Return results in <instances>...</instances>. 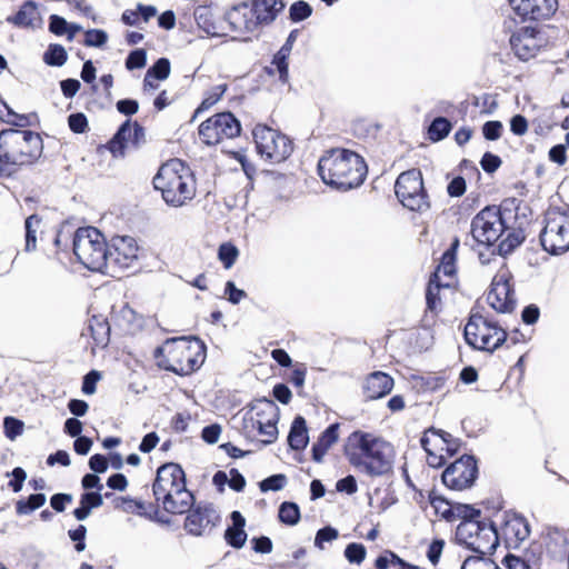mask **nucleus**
<instances>
[{"mask_svg":"<svg viewBox=\"0 0 569 569\" xmlns=\"http://www.w3.org/2000/svg\"><path fill=\"white\" fill-rule=\"evenodd\" d=\"M317 169L327 186L343 191L361 186L368 174L362 156L339 147L326 150L319 158Z\"/></svg>","mask_w":569,"mask_h":569,"instance_id":"1","label":"nucleus"},{"mask_svg":"<svg viewBox=\"0 0 569 569\" xmlns=\"http://www.w3.org/2000/svg\"><path fill=\"white\" fill-rule=\"evenodd\" d=\"M343 451L349 463L368 476H382L391 469V446L372 433L353 431L348 436Z\"/></svg>","mask_w":569,"mask_h":569,"instance_id":"2","label":"nucleus"},{"mask_svg":"<svg viewBox=\"0 0 569 569\" xmlns=\"http://www.w3.org/2000/svg\"><path fill=\"white\" fill-rule=\"evenodd\" d=\"M43 153V139L39 132L21 129L0 130V162L4 178H11L27 167L36 164Z\"/></svg>","mask_w":569,"mask_h":569,"instance_id":"3","label":"nucleus"},{"mask_svg":"<svg viewBox=\"0 0 569 569\" xmlns=\"http://www.w3.org/2000/svg\"><path fill=\"white\" fill-rule=\"evenodd\" d=\"M156 365L177 376H190L198 371L207 358V346L198 337L168 338L153 351Z\"/></svg>","mask_w":569,"mask_h":569,"instance_id":"4","label":"nucleus"},{"mask_svg":"<svg viewBox=\"0 0 569 569\" xmlns=\"http://www.w3.org/2000/svg\"><path fill=\"white\" fill-rule=\"evenodd\" d=\"M156 191L169 207L188 206L197 196V179L191 168L181 159L163 162L152 179Z\"/></svg>","mask_w":569,"mask_h":569,"instance_id":"5","label":"nucleus"},{"mask_svg":"<svg viewBox=\"0 0 569 569\" xmlns=\"http://www.w3.org/2000/svg\"><path fill=\"white\" fill-rule=\"evenodd\" d=\"M284 8V0H251L249 11L242 2L227 12L226 20L232 32L249 38L261 27L272 24Z\"/></svg>","mask_w":569,"mask_h":569,"instance_id":"6","label":"nucleus"},{"mask_svg":"<svg viewBox=\"0 0 569 569\" xmlns=\"http://www.w3.org/2000/svg\"><path fill=\"white\" fill-rule=\"evenodd\" d=\"M466 343L473 350L493 353L503 346L507 330L480 305H475L465 325Z\"/></svg>","mask_w":569,"mask_h":569,"instance_id":"7","label":"nucleus"},{"mask_svg":"<svg viewBox=\"0 0 569 569\" xmlns=\"http://www.w3.org/2000/svg\"><path fill=\"white\" fill-rule=\"evenodd\" d=\"M458 542L467 549L487 555L495 551L498 543L497 527L478 509V516L473 515L465 521H460L456 530Z\"/></svg>","mask_w":569,"mask_h":569,"instance_id":"8","label":"nucleus"},{"mask_svg":"<svg viewBox=\"0 0 569 569\" xmlns=\"http://www.w3.org/2000/svg\"><path fill=\"white\" fill-rule=\"evenodd\" d=\"M108 243L96 227H80L73 233V253L91 271L102 272L108 262Z\"/></svg>","mask_w":569,"mask_h":569,"instance_id":"9","label":"nucleus"},{"mask_svg":"<svg viewBox=\"0 0 569 569\" xmlns=\"http://www.w3.org/2000/svg\"><path fill=\"white\" fill-rule=\"evenodd\" d=\"M251 133L257 153L267 162L280 163L293 151L292 140L279 129L259 122Z\"/></svg>","mask_w":569,"mask_h":569,"instance_id":"10","label":"nucleus"},{"mask_svg":"<svg viewBox=\"0 0 569 569\" xmlns=\"http://www.w3.org/2000/svg\"><path fill=\"white\" fill-rule=\"evenodd\" d=\"M399 202L410 211L425 212L430 208V199L423 186L422 173L412 168L401 172L395 183Z\"/></svg>","mask_w":569,"mask_h":569,"instance_id":"11","label":"nucleus"},{"mask_svg":"<svg viewBox=\"0 0 569 569\" xmlns=\"http://www.w3.org/2000/svg\"><path fill=\"white\" fill-rule=\"evenodd\" d=\"M539 239L542 249L550 254L569 251V213L560 210L547 212Z\"/></svg>","mask_w":569,"mask_h":569,"instance_id":"12","label":"nucleus"},{"mask_svg":"<svg viewBox=\"0 0 569 569\" xmlns=\"http://www.w3.org/2000/svg\"><path fill=\"white\" fill-rule=\"evenodd\" d=\"M198 133L204 144L217 146L239 137L241 124L232 112H218L199 126Z\"/></svg>","mask_w":569,"mask_h":569,"instance_id":"13","label":"nucleus"},{"mask_svg":"<svg viewBox=\"0 0 569 569\" xmlns=\"http://www.w3.org/2000/svg\"><path fill=\"white\" fill-rule=\"evenodd\" d=\"M507 229L501 207L488 206L471 221V234L481 246H493Z\"/></svg>","mask_w":569,"mask_h":569,"instance_id":"14","label":"nucleus"},{"mask_svg":"<svg viewBox=\"0 0 569 569\" xmlns=\"http://www.w3.org/2000/svg\"><path fill=\"white\" fill-rule=\"evenodd\" d=\"M420 443L427 453V463L431 468L442 467L448 458L458 452L460 447L449 432L433 427L423 432Z\"/></svg>","mask_w":569,"mask_h":569,"instance_id":"15","label":"nucleus"},{"mask_svg":"<svg viewBox=\"0 0 569 569\" xmlns=\"http://www.w3.org/2000/svg\"><path fill=\"white\" fill-rule=\"evenodd\" d=\"M146 142L144 127L137 120L127 119L104 147L114 159H123L129 152L141 149Z\"/></svg>","mask_w":569,"mask_h":569,"instance_id":"16","label":"nucleus"},{"mask_svg":"<svg viewBox=\"0 0 569 569\" xmlns=\"http://www.w3.org/2000/svg\"><path fill=\"white\" fill-rule=\"evenodd\" d=\"M509 43L515 56L522 61L536 58L552 47L549 37L538 27H521L510 36Z\"/></svg>","mask_w":569,"mask_h":569,"instance_id":"17","label":"nucleus"},{"mask_svg":"<svg viewBox=\"0 0 569 569\" xmlns=\"http://www.w3.org/2000/svg\"><path fill=\"white\" fill-rule=\"evenodd\" d=\"M512 279L506 263L493 276L486 301L495 311L508 313L515 310L517 301Z\"/></svg>","mask_w":569,"mask_h":569,"instance_id":"18","label":"nucleus"},{"mask_svg":"<svg viewBox=\"0 0 569 569\" xmlns=\"http://www.w3.org/2000/svg\"><path fill=\"white\" fill-rule=\"evenodd\" d=\"M478 477V465L473 456L463 455L442 472L443 485L451 489L461 491L470 488Z\"/></svg>","mask_w":569,"mask_h":569,"instance_id":"19","label":"nucleus"},{"mask_svg":"<svg viewBox=\"0 0 569 569\" xmlns=\"http://www.w3.org/2000/svg\"><path fill=\"white\" fill-rule=\"evenodd\" d=\"M498 542L502 540L508 549L518 548L530 536L528 520L516 512H505L502 521L497 528Z\"/></svg>","mask_w":569,"mask_h":569,"instance_id":"20","label":"nucleus"},{"mask_svg":"<svg viewBox=\"0 0 569 569\" xmlns=\"http://www.w3.org/2000/svg\"><path fill=\"white\" fill-rule=\"evenodd\" d=\"M140 248L130 236H113L108 244V261L119 269L131 268L139 259Z\"/></svg>","mask_w":569,"mask_h":569,"instance_id":"21","label":"nucleus"},{"mask_svg":"<svg viewBox=\"0 0 569 569\" xmlns=\"http://www.w3.org/2000/svg\"><path fill=\"white\" fill-rule=\"evenodd\" d=\"M184 529L192 536H201L212 530L220 520L219 515L211 503L199 502L187 511Z\"/></svg>","mask_w":569,"mask_h":569,"instance_id":"22","label":"nucleus"},{"mask_svg":"<svg viewBox=\"0 0 569 569\" xmlns=\"http://www.w3.org/2000/svg\"><path fill=\"white\" fill-rule=\"evenodd\" d=\"M194 503L193 493L187 489V483L154 498L153 505L163 516L186 513ZM168 519L167 517H164Z\"/></svg>","mask_w":569,"mask_h":569,"instance_id":"23","label":"nucleus"},{"mask_svg":"<svg viewBox=\"0 0 569 569\" xmlns=\"http://www.w3.org/2000/svg\"><path fill=\"white\" fill-rule=\"evenodd\" d=\"M243 418H252V420H261L262 425L267 428L266 440H262V445H271L278 438V419L279 409L272 400H259L257 401L250 412Z\"/></svg>","mask_w":569,"mask_h":569,"instance_id":"24","label":"nucleus"},{"mask_svg":"<svg viewBox=\"0 0 569 569\" xmlns=\"http://www.w3.org/2000/svg\"><path fill=\"white\" fill-rule=\"evenodd\" d=\"M186 483V473L179 463H163L157 469L152 483L153 497L157 498Z\"/></svg>","mask_w":569,"mask_h":569,"instance_id":"25","label":"nucleus"},{"mask_svg":"<svg viewBox=\"0 0 569 569\" xmlns=\"http://www.w3.org/2000/svg\"><path fill=\"white\" fill-rule=\"evenodd\" d=\"M515 12L522 20H545L551 17L558 6L557 0H509Z\"/></svg>","mask_w":569,"mask_h":569,"instance_id":"26","label":"nucleus"},{"mask_svg":"<svg viewBox=\"0 0 569 569\" xmlns=\"http://www.w3.org/2000/svg\"><path fill=\"white\" fill-rule=\"evenodd\" d=\"M456 288V284L439 279L437 273H431L425 292L426 317H428L429 315L432 318L437 317L442 310V300L445 298L443 292L446 290H455Z\"/></svg>","mask_w":569,"mask_h":569,"instance_id":"27","label":"nucleus"},{"mask_svg":"<svg viewBox=\"0 0 569 569\" xmlns=\"http://www.w3.org/2000/svg\"><path fill=\"white\" fill-rule=\"evenodd\" d=\"M430 503L435 508L436 513L448 522L465 521L473 515L478 516V509L473 506L458 502L451 503L442 497H431Z\"/></svg>","mask_w":569,"mask_h":569,"instance_id":"28","label":"nucleus"},{"mask_svg":"<svg viewBox=\"0 0 569 569\" xmlns=\"http://www.w3.org/2000/svg\"><path fill=\"white\" fill-rule=\"evenodd\" d=\"M395 386L393 378L382 371L369 373L362 383V393L366 400H378L391 392Z\"/></svg>","mask_w":569,"mask_h":569,"instance_id":"29","label":"nucleus"},{"mask_svg":"<svg viewBox=\"0 0 569 569\" xmlns=\"http://www.w3.org/2000/svg\"><path fill=\"white\" fill-rule=\"evenodd\" d=\"M460 246V239L455 237L449 248L442 253L438 266L432 273H437L439 279L458 284L457 278V253Z\"/></svg>","mask_w":569,"mask_h":569,"instance_id":"30","label":"nucleus"},{"mask_svg":"<svg viewBox=\"0 0 569 569\" xmlns=\"http://www.w3.org/2000/svg\"><path fill=\"white\" fill-rule=\"evenodd\" d=\"M120 501L121 503H118L117 507H121L124 511L137 513L162 523L170 522V520L166 519L161 511L158 510V506L153 505V501H143L136 498H120Z\"/></svg>","mask_w":569,"mask_h":569,"instance_id":"31","label":"nucleus"},{"mask_svg":"<svg viewBox=\"0 0 569 569\" xmlns=\"http://www.w3.org/2000/svg\"><path fill=\"white\" fill-rule=\"evenodd\" d=\"M340 423H331L319 436L317 442L313 443L311 452L312 460L321 462L328 450L339 440Z\"/></svg>","mask_w":569,"mask_h":569,"instance_id":"32","label":"nucleus"},{"mask_svg":"<svg viewBox=\"0 0 569 569\" xmlns=\"http://www.w3.org/2000/svg\"><path fill=\"white\" fill-rule=\"evenodd\" d=\"M231 520L232 526L227 528L224 539L228 545L238 549L241 548L247 540V533L244 531L246 519L240 511H232Z\"/></svg>","mask_w":569,"mask_h":569,"instance_id":"33","label":"nucleus"},{"mask_svg":"<svg viewBox=\"0 0 569 569\" xmlns=\"http://www.w3.org/2000/svg\"><path fill=\"white\" fill-rule=\"evenodd\" d=\"M309 441L307 423L303 417L298 416L292 421L289 435L288 445L296 451L303 450Z\"/></svg>","mask_w":569,"mask_h":569,"instance_id":"34","label":"nucleus"},{"mask_svg":"<svg viewBox=\"0 0 569 569\" xmlns=\"http://www.w3.org/2000/svg\"><path fill=\"white\" fill-rule=\"evenodd\" d=\"M194 19L198 27L202 29L207 34L211 37H221L224 34L209 8H198L194 12Z\"/></svg>","mask_w":569,"mask_h":569,"instance_id":"35","label":"nucleus"},{"mask_svg":"<svg viewBox=\"0 0 569 569\" xmlns=\"http://www.w3.org/2000/svg\"><path fill=\"white\" fill-rule=\"evenodd\" d=\"M42 218L34 213L29 216L24 221L26 229V244L24 250L27 252L34 251L37 249V233L40 229Z\"/></svg>","mask_w":569,"mask_h":569,"instance_id":"36","label":"nucleus"},{"mask_svg":"<svg viewBox=\"0 0 569 569\" xmlns=\"http://www.w3.org/2000/svg\"><path fill=\"white\" fill-rule=\"evenodd\" d=\"M452 123L445 117H437L428 127V139L432 142L443 140L451 131Z\"/></svg>","mask_w":569,"mask_h":569,"instance_id":"37","label":"nucleus"},{"mask_svg":"<svg viewBox=\"0 0 569 569\" xmlns=\"http://www.w3.org/2000/svg\"><path fill=\"white\" fill-rule=\"evenodd\" d=\"M227 90H228V84L221 83V84L212 87L209 91H207L201 103L198 106V108L194 111V117L206 110H209L211 107H213L218 101L221 100V98L227 92Z\"/></svg>","mask_w":569,"mask_h":569,"instance_id":"38","label":"nucleus"},{"mask_svg":"<svg viewBox=\"0 0 569 569\" xmlns=\"http://www.w3.org/2000/svg\"><path fill=\"white\" fill-rule=\"evenodd\" d=\"M44 503L46 496L43 493H32L27 499H20L16 502V513L18 516L29 515L41 508Z\"/></svg>","mask_w":569,"mask_h":569,"instance_id":"39","label":"nucleus"},{"mask_svg":"<svg viewBox=\"0 0 569 569\" xmlns=\"http://www.w3.org/2000/svg\"><path fill=\"white\" fill-rule=\"evenodd\" d=\"M279 521L287 526H295L300 521V508L296 502L284 501L278 511Z\"/></svg>","mask_w":569,"mask_h":569,"instance_id":"40","label":"nucleus"},{"mask_svg":"<svg viewBox=\"0 0 569 569\" xmlns=\"http://www.w3.org/2000/svg\"><path fill=\"white\" fill-rule=\"evenodd\" d=\"M171 66L170 61L167 58H159L153 66H151L144 76V82L149 83V78H153L156 80H166L170 74Z\"/></svg>","mask_w":569,"mask_h":569,"instance_id":"41","label":"nucleus"},{"mask_svg":"<svg viewBox=\"0 0 569 569\" xmlns=\"http://www.w3.org/2000/svg\"><path fill=\"white\" fill-rule=\"evenodd\" d=\"M267 428L262 425L261 420H252V418H243L242 431L248 439H258L261 443L266 440Z\"/></svg>","mask_w":569,"mask_h":569,"instance_id":"42","label":"nucleus"},{"mask_svg":"<svg viewBox=\"0 0 569 569\" xmlns=\"http://www.w3.org/2000/svg\"><path fill=\"white\" fill-rule=\"evenodd\" d=\"M67 59V51L61 44H50L43 54L44 62L54 67H61Z\"/></svg>","mask_w":569,"mask_h":569,"instance_id":"43","label":"nucleus"},{"mask_svg":"<svg viewBox=\"0 0 569 569\" xmlns=\"http://www.w3.org/2000/svg\"><path fill=\"white\" fill-rule=\"evenodd\" d=\"M312 7L305 0L295 1L289 8V19L291 22H300L311 17Z\"/></svg>","mask_w":569,"mask_h":569,"instance_id":"44","label":"nucleus"},{"mask_svg":"<svg viewBox=\"0 0 569 569\" xmlns=\"http://www.w3.org/2000/svg\"><path fill=\"white\" fill-rule=\"evenodd\" d=\"M239 256L238 248L231 242H223L219 246L218 258L224 269H230Z\"/></svg>","mask_w":569,"mask_h":569,"instance_id":"45","label":"nucleus"},{"mask_svg":"<svg viewBox=\"0 0 569 569\" xmlns=\"http://www.w3.org/2000/svg\"><path fill=\"white\" fill-rule=\"evenodd\" d=\"M91 337L97 346H107L109 342L110 328L106 321L96 320L89 326Z\"/></svg>","mask_w":569,"mask_h":569,"instance_id":"46","label":"nucleus"},{"mask_svg":"<svg viewBox=\"0 0 569 569\" xmlns=\"http://www.w3.org/2000/svg\"><path fill=\"white\" fill-rule=\"evenodd\" d=\"M10 114L11 117L6 119V123L12 126L11 129L28 130L27 128L31 127L36 121H38V116L36 112L21 114L13 111Z\"/></svg>","mask_w":569,"mask_h":569,"instance_id":"47","label":"nucleus"},{"mask_svg":"<svg viewBox=\"0 0 569 569\" xmlns=\"http://www.w3.org/2000/svg\"><path fill=\"white\" fill-rule=\"evenodd\" d=\"M289 63L287 60L279 58L277 54L273 56L271 66L266 67L264 70L268 74L273 76L278 73L279 80L282 83H287L289 80Z\"/></svg>","mask_w":569,"mask_h":569,"instance_id":"48","label":"nucleus"},{"mask_svg":"<svg viewBox=\"0 0 569 569\" xmlns=\"http://www.w3.org/2000/svg\"><path fill=\"white\" fill-rule=\"evenodd\" d=\"M287 483V477L283 473L272 475L259 482L261 492L279 491Z\"/></svg>","mask_w":569,"mask_h":569,"instance_id":"49","label":"nucleus"},{"mask_svg":"<svg viewBox=\"0 0 569 569\" xmlns=\"http://www.w3.org/2000/svg\"><path fill=\"white\" fill-rule=\"evenodd\" d=\"M108 41V34L101 29H90L84 32L83 44L86 47H102Z\"/></svg>","mask_w":569,"mask_h":569,"instance_id":"50","label":"nucleus"},{"mask_svg":"<svg viewBox=\"0 0 569 569\" xmlns=\"http://www.w3.org/2000/svg\"><path fill=\"white\" fill-rule=\"evenodd\" d=\"M366 548L361 543L351 542L345 549V557L350 563L360 565L366 559Z\"/></svg>","mask_w":569,"mask_h":569,"instance_id":"51","label":"nucleus"},{"mask_svg":"<svg viewBox=\"0 0 569 569\" xmlns=\"http://www.w3.org/2000/svg\"><path fill=\"white\" fill-rule=\"evenodd\" d=\"M522 240L519 234L509 232L507 237L498 243V253L500 256H507L520 246Z\"/></svg>","mask_w":569,"mask_h":569,"instance_id":"52","label":"nucleus"},{"mask_svg":"<svg viewBox=\"0 0 569 569\" xmlns=\"http://www.w3.org/2000/svg\"><path fill=\"white\" fill-rule=\"evenodd\" d=\"M147 63V52L144 49H136L131 51L126 59V68L128 70L142 69Z\"/></svg>","mask_w":569,"mask_h":569,"instance_id":"53","label":"nucleus"},{"mask_svg":"<svg viewBox=\"0 0 569 569\" xmlns=\"http://www.w3.org/2000/svg\"><path fill=\"white\" fill-rule=\"evenodd\" d=\"M70 241L73 242V234L69 230L57 229L53 238L54 253L66 251Z\"/></svg>","mask_w":569,"mask_h":569,"instance_id":"54","label":"nucleus"},{"mask_svg":"<svg viewBox=\"0 0 569 569\" xmlns=\"http://www.w3.org/2000/svg\"><path fill=\"white\" fill-rule=\"evenodd\" d=\"M68 124L70 130L74 133H84L89 130L88 119L82 112L70 114L68 118Z\"/></svg>","mask_w":569,"mask_h":569,"instance_id":"55","label":"nucleus"},{"mask_svg":"<svg viewBox=\"0 0 569 569\" xmlns=\"http://www.w3.org/2000/svg\"><path fill=\"white\" fill-rule=\"evenodd\" d=\"M503 126L498 120H490L482 126V134L487 140L495 141L502 136Z\"/></svg>","mask_w":569,"mask_h":569,"instance_id":"56","label":"nucleus"},{"mask_svg":"<svg viewBox=\"0 0 569 569\" xmlns=\"http://www.w3.org/2000/svg\"><path fill=\"white\" fill-rule=\"evenodd\" d=\"M388 556L391 558V561L395 563H398L405 568L417 569V567L408 565L401 558H399L395 552L389 551V550L386 551L385 556H379L376 559L375 566L377 569H387L389 567L390 559L388 558Z\"/></svg>","mask_w":569,"mask_h":569,"instance_id":"57","label":"nucleus"},{"mask_svg":"<svg viewBox=\"0 0 569 569\" xmlns=\"http://www.w3.org/2000/svg\"><path fill=\"white\" fill-rule=\"evenodd\" d=\"M446 379L438 376H428L419 378V387L423 391H437L445 387Z\"/></svg>","mask_w":569,"mask_h":569,"instance_id":"58","label":"nucleus"},{"mask_svg":"<svg viewBox=\"0 0 569 569\" xmlns=\"http://www.w3.org/2000/svg\"><path fill=\"white\" fill-rule=\"evenodd\" d=\"M338 530L327 526L317 531L316 538H315V546L319 549H323L325 542H330L332 540H336L338 538Z\"/></svg>","mask_w":569,"mask_h":569,"instance_id":"59","label":"nucleus"},{"mask_svg":"<svg viewBox=\"0 0 569 569\" xmlns=\"http://www.w3.org/2000/svg\"><path fill=\"white\" fill-rule=\"evenodd\" d=\"M4 433L8 438L13 439L23 431V422L13 417H6L3 420Z\"/></svg>","mask_w":569,"mask_h":569,"instance_id":"60","label":"nucleus"},{"mask_svg":"<svg viewBox=\"0 0 569 569\" xmlns=\"http://www.w3.org/2000/svg\"><path fill=\"white\" fill-rule=\"evenodd\" d=\"M86 533L87 528L83 525H79L76 529L69 530L68 532L69 538L76 542L74 549L78 552H81L86 549Z\"/></svg>","mask_w":569,"mask_h":569,"instance_id":"61","label":"nucleus"},{"mask_svg":"<svg viewBox=\"0 0 569 569\" xmlns=\"http://www.w3.org/2000/svg\"><path fill=\"white\" fill-rule=\"evenodd\" d=\"M501 163H502V161H501L500 157H498L497 154H493L491 152H486L480 160L481 168L487 173H492V172L497 171L499 169V167L501 166Z\"/></svg>","mask_w":569,"mask_h":569,"instance_id":"62","label":"nucleus"},{"mask_svg":"<svg viewBox=\"0 0 569 569\" xmlns=\"http://www.w3.org/2000/svg\"><path fill=\"white\" fill-rule=\"evenodd\" d=\"M467 186L463 177H455L447 186V192L450 197L458 198L466 192Z\"/></svg>","mask_w":569,"mask_h":569,"instance_id":"63","label":"nucleus"},{"mask_svg":"<svg viewBox=\"0 0 569 569\" xmlns=\"http://www.w3.org/2000/svg\"><path fill=\"white\" fill-rule=\"evenodd\" d=\"M502 563L507 569H531L530 565L526 560L511 553H508L503 558Z\"/></svg>","mask_w":569,"mask_h":569,"instance_id":"64","label":"nucleus"}]
</instances>
